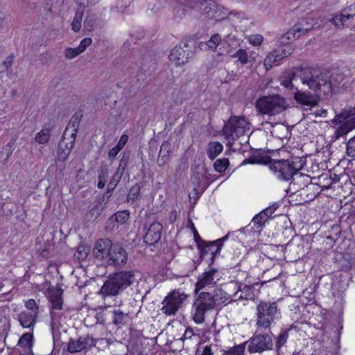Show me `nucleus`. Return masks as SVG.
Masks as SVG:
<instances>
[{
    "label": "nucleus",
    "instance_id": "obj_1",
    "mask_svg": "<svg viewBox=\"0 0 355 355\" xmlns=\"http://www.w3.org/2000/svg\"><path fill=\"white\" fill-rule=\"evenodd\" d=\"M300 78L304 85L325 98L331 96L344 80V75L335 73L329 75L324 70L315 68H305L300 71Z\"/></svg>",
    "mask_w": 355,
    "mask_h": 355
},
{
    "label": "nucleus",
    "instance_id": "obj_2",
    "mask_svg": "<svg viewBox=\"0 0 355 355\" xmlns=\"http://www.w3.org/2000/svg\"><path fill=\"white\" fill-rule=\"evenodd\" d=\"M244 162L249 164H261L269 165L271 171L282 178H293L302 169L305 161L302 158L295 157L293 159H272L270 156L261 153L253 154Z\"/></svg>",
    "mask_w": 355,
    "mask_h": 355
},
{
    "label": "nucleus",
    "instance_id": "obj_3",
    "mask_svg": "<svg viewBox=\"0 0 355 355\" xmlns=\"http://www.w3.org/2000/svg\"><path fill=\"white\" fill-rule=\"evenodd\" d=\"M132 271H120L110 275L100 292L104 295H116L126 289L135 282Z\"/></svg>",
    "mask_w": 355,
    "mask_h": 355
},
{
    "label": "nucleus",
    "instance_id": "obj_4",
    "mask_svg": "<svg viewBox=\"0 0 355 355\" xmlns=\"http://www.w3.org/2000/svg\"><path fill=\"white\" fill-rule=\"evenodd\" d=\"M288 107L286 99L279 94L264 96L259 98L256 102L257 110L263 114H278Z\"/></svg>",
    "mask_w": 355,
    "mask_h": 355
},
{
    "label": "nucleus",
    "instance_id": "obj_5",
    "mask_svg": "<svg viewBox=\"0 0 355 355\" xmlns=\"http://www.w3.org/2000/svg\"><path fill=\"white\" fill-rule=\"evenodd\" d=\"M215 307L211 293L204 291L199 293L192 305L194 322L197 324L202 323L205 321L206 313L213 310Z\"/></svg>",
    "mask_w": 355,
    "mask_h": 355
},
{
    "label": "nucleus",
    "instance_id": "obj_6",
    "mask_svg": "<svg viewBox=\"0 0 355 355\" xmlns=\"http://www.w3.org/2000/svg\"><path fill=\"white\" fill-rule=\"evenodd\" d=\"M249 126L250 123L244 117L233 115L225 123L222 132L227 139L234 140L243 135Z\"/></svg>",
    "mask_w": 355,
    "mask_h": 355
},
{
    "label": "nucleus",
    "instance_id": "obj_7",
    "mask_svg": "<svg viewBox=\"0 0 355 355\" xmlns=\"http://www.w3.org/2000/svg\"><path fill=\"white\" fill-rule=\"evenodd\" d=\"M195 49V43L193 41L181 42L172 49L169 59L178 66L184 64L193 57Z\"/></svg>",
    "mask_w": 355,
    "mask_h": 355
},
{
    "label": "nucleus",
    "instance_id": "obj_8",
    "mask_svg": "<svg viewBox=\"0 0 355 355\" xmlns=\"http://www.w3.org/2000/svg\"><path fill=\"white\" fill-rule=\"evenodd\" d=\"M187 297L188 295L180 289L172 291L163 300L162 311L166 315H175Z\"/></svg>",
    "mask_w": 355,
    "mask_h": 355
},
{
    "label": "nucleus",
    "instance_id": "obj_9",
    "mask_svg": "<svg viewBox=\"0 0 355 355\" xmlns=\"http://www.w3.org/2000/svg\"><path fill=\"white\" fill-rule=\"evenodd\" d=\"M257 324L259 327L268 328L275 318L277 307L275 302L270 303L261 301L257 305Z\"/></svg>",
    "mask_w": 355,
    "mask_h": 355
},
{
    "label": "nucleus",
    "instance_id": "obj_10",
    "mask_svg": "<svg viewBox=\"0 0 355 355\" xmlns=\"http://www.w3.org/2000/svg\"><path fill=\"white\" fill-rule=\"evenodd\" d=\"M230 234V232H228L224 237L214 241L206 242L202 241L200 243H198V248L200 250V258L203 259L210 254L211 259L213 261L220 253L223 241L227 239Z\"/></svg>",
    "mask_w": 355,
    "mask_h": 355
},
{
    "label": "nucleus",
    "instance_id": "obj_11",
    "mask_svg": "<svg viewBox=\"0 0 355 355\" xmlns=\"http://www.w3.org/2000/svg\"><path fill=\"white\" fill-rule=\"evenodd\" d=\"M248 343V350L250 353H261L265 350L270 349L273 345L271 337L268 334H255Z\"/></svg>",
    "mask_w": 355,
    "mask_h": 355
},
{
    "label": "nucleus",
    "instance_id": "obj_12",
    "mask_svg": "<svg viewBox=\"0 0 355 355\" xmlns=\"http://www.w3.org/2000/svg\"><path fill=\"white\" fill-rule=\"evenodd\" d=\"M219 280L218 270L211 268L198 276L194 292L198 293L200 290L207 289L214 286Z\"/></svg>",
    "mask_w": 355,
    "mask_h": 355
},
{
    "label": "nucleus",
    "instance_id": "obj_13",
    "mask_svg": "<svg viewBox=\"0 0 355 355\" xmlns=\"http://www.w3.org/2000/svg\"><path fill=\"white\" fill-rule=\"evenodd\" d=\"M139 71L143 73L151 74L155 70V60L148 51L145 50L140 53L139 58L136 61Z\"/></svg>",
    "mask_w": 355,
    "mask_h": 355
},
{
    "label": "nucleus",
    "instance_id": "obj_14",
    "mask_svg": "<svg viewBox=\"0 0 355 355\" xmlns=\"http://www.w3.org/2000/svg\"><path fill=\"white\" fill-rule=\"evenodd\" d=\"M144 230H146L144 236V241L149 245H153L158 243L161 239L162 225L158 222L152 223L148 227L145 225Z\"/></svg>",
    "mask_w": 355,
    "mask_h": 355
},
{
    "label": "nucleus",
    "instance_id": "obj_15",
    "mask_svg": "<svg viewBox=\"0 0 355 355\" xmlns=\"http://www.w3.org/2000/svg\"><path fill=\"white\" fill-rule=\"evenodd\" d=\"M293 98L295 101L303 106L313 107L318 103V96L310 92H302L295 88L293 92Z\"/></svg>",
    "mask_w": 355,
    "mask_h": 355
},
{
    "label": "nucleus",
    "instance_id": "obj_16",
    "mask_svg": "<svg viewBox=\"0 0 355 355\" xmlns=\"http://www.w3.org/2000/svg\"><path fill=\"white\" fill-rule=\"evenodd\" d=\"M94 345L92 337L89 336L80 337L77 340L71 339L68 343V351L71 353H77L87 349Z\"/></svg>",
    "mask_w": 355,
    "mask_h": 355
},
{
    "label": "nucleus",
    "instance_id": "obj_17",
    "mask_svg": "<svg viewBox=\"0 0 355 355\" xmlns=\"http://www.w3.org/2000/svg\"><path fill=\"white\" fill-rule=\"evenodd\" d=\"M311 31V28H305L304 25L295 24L280 37L279 42L281 44L286 45L290 43L291 38H298L301 35H306Z\"/></svg>",
    "mask_w": 355,
    "mask_h": 355
},
{
    "label": "nucleus",
    "instance_id": "obj_18",
    "mask_svg": "<svg viewBox=\"0 0 355 355\" xmlns=\"http://www.w3.org/2000/svg\"><path fill=\"white\" fill-rule=\"evenodd\" d=\"M107 257H109L110 264L114 266L123 264L126 262L128 258L125 250L118 245H113Z\"/></svg>",
    "mask_w": 355,
    "mask_h": 355
},
{
    "label": "nucleus",
    "instance_id": "obj_19",
    "mask_svg": "<svg viewBox=\"0 0 355 355\" xmlns=\"http://www.w3.org/2000/svg\"><path fill=\"white\" fill-rule=\"evenodd\" d=\"M47 297L50 308L63 309V291L58 287L51 286L47 289Z\"/></svg>",
    "mask_w": 355,
    "mask_h": 355
},
{
    "label": "nucleus",
    "instance_id": "obj_20",
    "mask_svg": "<svg viewBox=\"0 0 355 355\" xmlns=\"http://www.w3.org/2000/svg\"><path fill=\"white\" fill-rule=\"evenodd\" d=\"M342 123L346 122L352 129L355 128V106L343 109L339 114H336L332 123Z\"/></svg>",
    "mask_w": 355,
    "mask_h": 355
},
{
    "label": "nucleus",
    "instance_id": "obj_21",
    "mask_svg": "<svg viewBox=\"0 0 355 355\" xmlns=\"http://www.w3.org/2000/svg\"><path fill=\"white\" fill-rule=\"evenodd\" d=\"M227 288H237V291L233 295L234 297L238 299H248L252 295V286L244 284L242 288V284L238 280L231 281L227 285Z\"/></svg>",
    "mask_w": 355,
    "mask_h": 355
},
{
    "label": "nucleus",
    "instance_id": "obj_22",
    "mask_svg": "<svg viewBox=\"0 0 355 355\" xmlns=\"http://www.w3.org/2000/svg\"><path fill=\"white\" fill-rule=\"evenodd\" d=\"M113 245L109 239H101L97 241L94 248V253L96 258L104 259L107 257Z\"/></svg>",
    "mask_w": 355,
    "mask_h": 355
},
{
    "label": "nucleus",
    "instance_id": "obj_23",
    "mask_svg": "<svg viewBox=\"0 0 355 355\" xmlns=\"http://www.w3.org/2000/svg\"><path fill=\"white\" fill-rule=\"evenodd\" d=\"M130 157V151H123L122 153V157L119 162V165L117 169V171L115 175L119 176V178H129L131 175L129 172V159Z\"/></svg>",
    "mask_w": 355,
    "mask_h": 355
},
{
    "label": "nucleus",
    "instance_id": "obj_24",
    "mask_svg": "<svg viewBox=\"0 0 355 355\" xmlns=\"http://www.w3.org/2000/svg\"><path fill=\"white\" fill-rule=\"evenodd\" d=\"M65 135L66 132H64L62 135L63 139L61 141H60L57 151L58 159V160L62 162H64L67 159L69 155L70 154L71 150L73 146L74 143L73 140L69 141V143H66L64 141Z\"/></svg>",
    "mask_w": 355,
    "mask_h": 355
},
{
    "label": "nucleus",
    "instance_id": "obj_25",
    "mask_svg": "<svg viewBox=\"0 0 355 355\" xmlns=\"http://www.w3.org/2000/svg\"><path fill=\"white\" fill-rule=\"evenodd\" d=\"M37 315L35 313L23 311L19 314L18 318L21 325L24 328H32L36 322Z\"/></svg>",
    "mask_w": 355,
    "mask_h": 355
},
{
    "label": "nucleus",
    "instance_id": "obj_26",
    "mask_svg": "<svg viewBox=\"0 0 355 355\" xmlns=\"http://www.w3.org/2000/svg\"><path fill=\"white\" fill-rule=\"evenodd\" d=\"M298 80V76L293 71H288L281 78V85L288 89H295V83Z\"/></svg>",
    "mask_w": 355,
    "mask_h": 355
},
{
    "label": "nucleus",
    "instance_id": "obj_27",
    "mask_svg": "<svg viewBox=\"0 0 355 355\" xmlns=\"http://www.w3.org/2000/svg\"><path fill=\"white\" fill-rule=\"evenodd\" d=\"M211 297L214 305L216 306L228 301L231 297V295L221 288H216L214 291V293L211 294Z\"/></svg>",
    "mask_w": 355,
    "mask_h": 355
},
{
    "label": "nucleus",
    "instance_id": "obj_28",
    "mask_svg": "<svg viewBox=\"0 0 355 355\" xmlns=\"http://www.w3.org/2000/svg\"><path fill=\"white\" fill-rule=\"evenodd\" d=\"M195 181L191 182L193 191L189 194L190 198H193L198 200L200 195L205 191L207 187V184L203 183L201 185V182H199L200 179H194Z\"/></svg>",
    "mask_w": 355,
    "mask_h": 355
},
{
    "label": "nucleus",
    "instance_id": "obj_29",
    "mask_svg": "<svg viewBox=\"0 0 355 355\" xmlns=\"http://www.w3.org/2000/svg\"><path fill=\"white\" fill-rule=\"evenodd\" d=\"M82 117L83 114L80 112H76L72 116L70 122L69 123L68 126L67 127L64 131L66 132L69 127H71L73 129V132L71 133V137L73 139V141H75L76 135L78 132L79 123L81 121Z\"/></svg>",
    "mask_w": 355,
    "mask_h": 355
},
{
    "label": "nucleus",
    "instance_id": "obj_30",
    "mask_svg": "<svg viewBox=\"0 0 355 355\" xmlns=\"http://www.w3.org/2000/svg\"><path fill=\"white\" fill-rule=\"evenodd\" d=\"M51 309V326L52 329L58 327L64 315L63 309Z\"/></svg>",
    "mask_w": 355,
    "mask_h": 355
},
{
    "label": "nucleus",
    "instance_id": "obj_31",
    "mask_svg": "<svg viewBox=\"0 0 355 355\" xmlns=\"http://www.w3.org/2000/svg\"><path fill=\"white\" fill-rule=\"evenodd\" d=\"M223 150L220 142H210L208 145L207 155L211 160H214Z\"/></svg>",
    "mask_w": 355,
    "mask_h": 355
},
{
    "label": "nucleus",
    "instance_id": "obj_32",
    "mask_svg": "<svg viewBox=\"0 0 355 355\" xmlns=\"http://www.w3.org/2000/svg\"><path fill=\"white\" fill-rule=\"evenodd\" d=\"M97 18V15L95 13L92 12L91 11H87V16L83 21L84 28L88 31H94Z\"/></svg>",
    "mask_w": 355,
    "mask_h": 355
},
{
    "label": "nucleus",
    "instance_id": "obj_33",
    "mask_svg": "<svg viewBox=\"0 0 355 355\" xmlns=\"http://www.w3.org/2000/svg\"><path fill=\"white\" fill-rule=\"evenodd\" d=\"M128 317L127 313H124L119 309H115L112 311V322L115 325L123 324Z\"/></svg>",
    "mask_w": 355,
    "mask_h": 355
},
{
    "label": "nucleus",
    "instance_id": "obj_34",
    "mask_svg": "<svg viewBox=\"0 0 355 355\" xmlns=\"http://www.w3.org/2000/svg\"><path fill=\"white\" fill-rule=\"evenodd\" d=\"M209 175L205 164H198L192 168V178H209Z\"/></svg>",
    "mask_w": 355,
    "mask_h": 355
},
{
    "label": "nucleus",
    "instance_id": "obj_35",
    "mask_svg": "<svg viewBox=\"0 0 355 355\" xmlns=\"http://www.w3.org/2000/svg\"><path fill=\"white\" fill-rule=\"evenodd\" d=\"M177 1L193 10H201L202 6L206 4V0H177Z\"/></svg>",
    "mask_w": 355,
    "mask_h": 355
},
{
    "label": "nucleus",
    "instance_id": "obj_36",
    "mask_svg": "<svg viewBox=\"0 0 355 355\" xmlns=\"http://www.w3.org/2000/svg\"><path fill=\"white\" fill-rule=\"evenodd\" d=\"M51 137L50 129L44 128L40 132L36 135L35 141L41 144L47 143Z\"/></svg>",
    "mask_w": 355,
    "mask_h": 355
},
{
    "label": "nucleus",
    "instance_id": "obj_37",
    "mask_svg": "<svg viewBox=\"0 0 355 355\" xmlns=\"http://www.w3.org/2000/svg\"><path fill=\"white\" fill-rule=\"evenodd\" d=\"M141 184H136L135 186H133L129 191L128 196V202H134L135 200H137L139 198L140 191H141Z\"/></svg>",
    "mask_w": 355,
    "mask_h": 355
},
{
    "label": "nucleus",
    "instance_id": "obj_38",
    "mask_svg": "<svg viewBox=\"0 0 355 355\" xmlns=\"http://www.w3.org/2000/svg\"><path fill=\"white\" fill-rule=\"evenodd\" d=\"M334 123L338 125V123H336L334 122ZM341 125L340 127L336 130L334 137L336 139H338L339 137L347 134L349 131H351L352 129L346 122H343L340 123Z\"/></svg>",
    "mask_w": 355,
    "mask_h": 355
},
{
    "label": "nucleus",
    "instance_id": "obj_39",
    "mask_svg": "<svg viewBox=\"0 0 355 355\" xmlns=\"http://www.w3.org/2000/svg\"><path fill=\"white\" fill-rule=\"evenodd\" d=\"M83 12L77 11L76 12L73 20L71 23L72 30L75 32H78L81 28V21L83 19Z\"/></svg>",
    "mask_w": 355,
    "mask_h": 355
},
{
    "label": "nucleus",
    "instance_id": "obj_40",
    "mask_svg": "<svg viewBox=\"0 0 355 355\" xmlns=\"http://www.w3.org/2000/svg\"><path fill=\"white\" fill-rule=\"evenodd\" d=\"M232 57L237 58L238 62H239L242 65L248 62V53L245 50L242 49H239L234 55H232Z\"/></svg>",
    "mask_w": 355,
    "mask_h": 355
},
{
    "label": "nucleus",
    "instance_id": "obj_41",
    "mask_svg": "<svg viewBox=\"0 0 355 355\" xmlns=\"http://www.w3.org/2000/svg\"><path fill=\"white\" fill-rule=\"evenodd\" d=\"M214 7V2L209 0V2L206 0V4L202 6L201 10H197L201 11L203 14L207 15L208 17H213V10Z\"/></svg>",
    "mask_w": 355,
    "mask_h": 355
},
{
    "label": "nucleus",
    "instance_id": "obj_42",
    "mask_svg": "<svg viewBox=\"0 0 355 355\" xmlns=\"http://www.w3.org/2000/svg\"><path fill=\"white\" fill-rule=\"evenodd\" d=\"M228 165H229L228 159L223 158V159H217L214 164V167L216 171L223 172L227 169Z\"/></svg>",
    "mask_w": 355,
    "mask_h": 355
},
{
    "label": "nucleus",
    "instance_id": "obj_43",
    "mask_svg": "<svg viewBox=\"0 0 355 355\" xmlns=\"http://www.w3.org/2000/svg\"><path fill=\"white\" fill-rule=\"evenodd\" d=\"M33 334L31 333L24 334L19 340L18 345L26 347L32 345Z\"/></svg>",
    "mask_w": 355,
    "mask_h": 355
},
{
    "label": "nucleus",
    "instance_id": "obj_44",
    "mask_svg": "<svg viewBox=\"0 0 355 355\" xmlns=\"http://www.w3.org/2000/svg\"><path fill=\"white\" fill-rule=\"evenodd\" d=\"M82 53L78 47L67 48L64 49V54L67 59L71 60Z\"/></svg>",
    "mask_w": 355,
    "mask_h": 355
},
{
    "label": "nucleus",
    "instance_id": "obj_45",
    "mask_svg": "<svg viewBox=\"0 0 355 355\" xmlns=\"http://www.w3.org/2000/svg\"><path fill=\"white\" fill-rule=\"evenodd\" d=\"M288 338V331L285 330V331L281 332V334L277 338V340H276V347H277V350L286 343Z\"/></svg>",
    "mask_w": 355,
    "mask_h": 355
},
{
    "label": "nucleus",
    "instance_id": "obj_46",
    "mask_svg": "<svg viewBox=\"0 0 355 355\" xmlns=\"http://www.w3.org/2000/svg\"><path fill=\"white\" fill-rule=\"evenodd\" d=\"M171 144L167 141H164L162 144L161 147H160V150H159V157H168V154L171 152Z\"/></svg>",
    "mask_w": 355,
    "mask_h": 355
},
{
    "label": "nucleus",
    "instance_id": "obj_47",
    "mask_svg": "<svg viewBox=\"0 0 355 355\" xmlns=\"http://www.w3.org/2000/svg\"><path fill=\"white\" fill-rule=\"evenodd\" d=\"M346 150L348 156L355 157V136L347 143Z\"/></svg>",
    "mask_w": 355,
    "mask_h": 355
},
{
    "label": "nucleus",
    "instance_id": "obj_48",
    "mask_svg": "<svg viewBox=\"0 0 355 355\" xmlns=\"http://www.w3.org/2000/svg\"><path fill=\"white\" fill-rule=\"evenodd\" d=\"M244 344L235 346L232 349L225 352L223 355H243L244 353Z\"/></svg>",
    "mask_w": 355,
    "mask_h": 355
},
{
    "label": "nucleus",
    "instance_id": "obj_49",
    "mask_svg": "<svg viewBox=\"0 0 355 355\" xmlns=\"http://www.w3.org/2000/svg\"><path fill=\"white\" fill-rule=\"evenodd\" d=\"M114 216L117 223L123 224L128 219L129 214L125 211H121L116 213Z\"/></svg>",
    "mask_w": 355,
    "mask_h": 355
},
{
    "label": "nucleus",
    "instance_id": "obj_50",
    "mask_svg": "<svg viewBox=\"0 0 355 355\" xmlns=\"http://www.w3.org/2000/svg\"><path fill=\"white\" fill-rule=\"evenodd\" d=\"M108 168L109 167L107 164L102 163L98 168V178H106L108 175Z\"/></svg>",
    "mask_w": 355,
    "mask_h": 355
},
{
    "label": "nucleus",
    "instance_id": "obj_51",
    "mask_svg": "<svg viewBox=\"0 0 355 355\" xmlns=\"http://www.w3.org/2000/svg\"><path fill=\"white\" fill-rule=\"evenodd\" d=\"M26 307L31 311V313H35L36 315L38 314V306L33 299L28 300L26 302Z\"/></svg>",
    "mask_w": 355,
    "mask_h": 355
},
{
    "label": "nucleus",
    "instance_id": "obj_52",
    "mask_svg": "<svg viewBox=\"0 0 355 355\" xmlns=\"http://www.w3.org/2000/svg\"><path fill=\"white\" fill-rule=\"evenodd\" d=\"M92 40L89 37L84 38L80 43L78 48L80 51L81 53L84 52L86 49L92 44Z\"/></svg>",
    "mask_w": 355,
    "mask_h": 355
},
{
    "label": "nucleus",
    "instance_id": "obj_53",
    "mask_svg": "<svg viewBox=\"0 0 355 355\" xmlns=\"http://www.w3.org/2000/svg\"><path fill=\"white\" fill-rule=\"evenodd\" d=\"M295 180H300V179H292L289 186L290 189L293 190V192H295L300 189H303L304 187L306 186L304 183L299 184L298 182H295Z\"/></svg>",
    "mask_w": 355,
    "mask_h": 355
},
{
    "label": "nucleus",
    "instance_id": "obj_54",
    "mask_svg": "<svg viewBox=\"0 0 355 355\" xmlns=\"http://www.w3.org/2000/svg\"><path fill=\"white\" fill-rule=\"evenodd\" d=\"M279 207V203L275 202L273 205H272L271 206L263 209V211L267 214V215H268V216L270 218Z\"/></svg>",
    "mask_w": 355,
    "mask_h": 355
},
{
    "label": "nucleus",
    "instance_id": "obj_55",
    "mask_svg": "<svg viewBox=\"0 0 355 355\" xmlns=\"http://www.w3.org/2000/svg\"><path fill=\"white\" fill-rule=\"evenodd\" d=\"M263 37L260 35H257L254 36L252 38H250V42L255 46L260 45L263 42Z\"/></svg>",
    "mask_w": 355,
    "mask_h": 355
},
{
    "label": "nucleus",
    "instance_id": "obj_56",
    "mask_svg": "<svg viewBox=\"0 0 355 355\" xmlns=\"http://www.w3.org/2000/svg\"><path fill=\"white\" fill-rule=\"evenodd\" d=\"M121 151V149L118 148L116 146L113 147L112 149L110 150L108 153V157L111 159H115L118 153Z\"/></svg>",
    "mask_w": 355,
    "mask_h": 355
},
{
    "label": "nucleus",
    "instance_id": "obj_57",
    "mask_svg": "<svg viewBox=\"0 0 355 355\" xmlns=\"http://www.w3.org/2000/svg\"><path fill=\"white\" fill-rule=\"evenodd\" d=\"M128 140V135H123L121 137L120 140L119 141L118 144L116 146L121 150L125 146Z\"/></svg>",
    "mask_w": 355,
    "mask_h": 355
},
{
    "label": "nucleus",
    "instance_id": "obj_58",
    "mask_svg": "<svg viewBox=\"0 0 355 355\" xmlns=\"http://www.w3.org/2000/svg\"><path fill=\"white\" fill-rule=\"evenodd\" d=\"M336 27H339L342 24V19L340 15H336L329 20Z\"/></svg>",
    "mask_w": 355,
    "mask_h": 355
},
{
    "label": "nucleus",
    "instance_id": "obj_59",
    "mask_svg": "<svg viewBox=\"0 0 355 355\" xmlns=\"http://www.w3.org/2000/svg\"><path fill=\"white\" fill-rule=\"evenodd\" d=\"M13 62V56L9 55L6 58V60L3 62V66L6 67V69H9Z\"/></svg>",
    "mask_w": 355,
    "mask_h": 355
},
{
    "label": "nucleus",
    "instance_id": "obj_60",
    "mask_svg": "<svg viewBox=\"0 0 355 355\" xmlns=\"http://www.w3.org/2000/svg\"><path fill=\"white\" fill-rule=\"evenodd\" d=\"M293 52V49L291 46H287L286 49H282V54L284 58L291 55Z\"/></svg>",
    "mask_w": 355,
    "mask_h": 355
},
{
    "label": "nucleus",
    "instance_id": "obj_61",
    "mask_svg": "<svg viewBox=\"0 0 355 355\" xmlns=\"http://www.w3.org/2000/svg\"><path fill=\"white\" fill-rule=\"evenodd\" d=\"M259 218L262 219L263 221H267V220L269 218L268 215L263 210L261 211L259 214L256 215V220H258Z\"/></svg>",
    "mask_w": 355,
    "mask_h": 355
},
{
    "label": "nucleus",
    "instance_id": "obj_62",
    "mask_svg": "<svg viewBox=\"0 0 355 355\" xmlns=\"http://www.w3.org/2000/svg\"><path fill=\"white\" fill-rule=\"evenodd\" d=\"M252 222L254 223V225L257 228H259V227H261L266 223L265 221L262 220V219H261L259 218L258 220H256V216L253 218Z\"/></svg>",
    "mask_w": 355,
    "mask_h": 355
},
{
    "label": "nucleus",
    "instance_id": "obj_63",
    "mask_svg": "<svg viewBox=\"0 0 355 355\" xmlns=\"http://www.w3.org/2000/svg\"><path fill=\"white\" fill-rule=\"evenodd\" d=\"M77 4L80 7H86L92 2V0H75Z\"/></svg>",
    "mask_w": 355,
    "mask_h": 355
},
{
    "label": "nucleus",
    "instance_id": "obj_64",
    "mask_svg": "<svg viewBox=\"0 0 355 355\" xmlns=\"http://www.w3.org/2000/svg\"><path fill=\"white\" fill-rule=\"evenodd\" d=\"M214 353L211 349V345H206L203 348V351L201 355H213Z\"/></svg>",
    "mask_w": 355,
    "mask_h": 355
}]
</instances>
